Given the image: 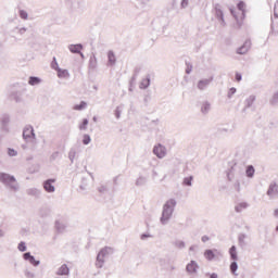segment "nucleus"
I'll list each match as a JSON object with an SVG mask.
<instances>
[{"instance_id": "obj_11", "label": "nucleus", "mask_w": 278, "mask_h": 278, "mask_svg": "<svg viewBox=\"0 0 278 278\" xmlns=\"http://www.w3.org/2000/svg\"><path fill=\"white\" fill-rule=\"evenodd\" d=\"M83 49H84V47L81 45H72V46H70V51L72 53H81Z\"/></svg>"}, {"instance_id": "obj_37", "label": "nucleus", "mask_w": 278, "mask_h": 278, "mask_svg": "<svg viewBox=\"0 0 278 278\" xmlns=\"http://www.w3.org/2000/svg\"><path fill=\"white\" fill-rule=\"evenodd\" d=\"M277 99H278V93H275L274 94V101H277Z\"/></svg>"}, {"instance_id": "obj_1", "label": "nucleus", "mask_w": 278, "mask_h": 278, "mask_svg": "<svg viewBox=\"0 0 278 278\" xmlns=\"http://www.w3.org/2000/svg\"><path fill=\"white\" fill-rule=\"evenodd\" d=\"M230 12L233 18L236 20L237 25L241 27L242 24L244 23V18H247V3L240 1L237 4V9H231Z\"/></svg>"}, {"instance_id": "obj_39", "label": "nucleus", "mask_w": 278, "mask_h": 278, "mask_svg": "<svg viewBox=\"0 0 278 278\" xmlns=\"http://www.w3.org/2000/svg\"><path fill=\"white\" fill-rule=\"evenodd\" d=\"M275 216H278V208L274 211Z\"/></svg>"}, {"instance_id": "obj_28", "label": "nucleus", "mask_w": 278, "mask_h": 278, "mask_svg": "<svg viewBox=\"0 0 278 278\" xmlns=\"http://www.w3.org/2000/svg\"><path fill=\"white\" fill-rule=\"evenodd\" d=\"M274 15L278 18V1L275 3L274 7Z\"/></svg>"}, {"instance_id": "obj_21", "label": "nucleus", "mask_w": 278, "mask_h": 278, "mask_svg": "<svg viewBox=\"0 0 278 278\" xmlns=\"http://www.w3.org/2000/svg\"><path fill=\"white\" fill-rule=\"evenodd\" d=\"M247 203H240L236 206L237 212H242V210H247Z\"/></svg>"}, {"instance_id": "obj_26", "label": "nucleus", "mask_w": 278, "mask_h": 278, "mask_svg": "<svg viewBox=\"0 0 278 278\" xmlns=\"http://www.w3.org/2000/svg\"><path fill=\"white\" fill-rule=\"evenodd\" d=\"M20 16H21V18H23L24 21H27V12H26V11H20Z\"/></svg>"}, {"instance_id": "obj_29", "label": "nucleus", "mask_w": 278, "mask_h": 278, "mask_svg": "<svg viewBox=\"0 0 278 278\" xmlns=\"http://www.w3.org/2000/svg\"><path fill=\"white\" fill-rule=\"evenodd\" d=\"M185 184L186 186H192V177L186 178Z\"/></svg>"}, {"instance_id": "obj_20", "label": "nucleus", "mask_w": 278, "mask_h": 278, "mask_svg": "<svg viewBox=\"0 0 278 278\" xmlns=\"http://www.w3.org/2000/svg\"><path fill=\"white\" fill-rule=\"evenodd\" d=\"M230 270L232 275H236V270H238V263L232 262L230 265Z\"/></svg>"}, {"instance_id": "obj_8", "label": "nucleus", "mask_w": 278, "mask_h": 278, "mask_svg": "<svg viewBox=\"0 0 278 278\" xmlns=\"http://www.w3.org/2000/svg\"><path fill=\"white\" fill-rule=\"evenodd\" d=\"M216 253H218V250H206L204 252V257L208 260V262H212V260L216 257Z\"/></svg>"}, {"instance_id": "obj_10", "label": "nucleus", "mask_w": 278, "mask_h": 278, "mask_svg": "<svg viewBox=\"0 0 278 278\" xmlns=\"http://www.w3.org/2000/svg\"><path fill=\"white\" fill-rule=\"evenodd\" d=\"M212 81V78L211 79H204V80H200L198 83V88L199 90H205V88H207V86H210V83Z\"/></svg>"}, {"instance_id": "obj_34", "label": "nucleus", "mask_w": 278, "mask_h": 278, "mask_svg": "<svg viewBox=\"0 0 278 278\" xmlns=\"http://www.w3.org/2000/svg\"><path fill=\"white\" fill-rule=\"evenodd\" d=\"M208 240H210V237H207V236L202 237V242H207Z\"/></svg>"}, {"instance_id": "obj_22", "label": "nucleus", "mask_w": 278, "mask_h": 278, "mask_svg": "<svg viewBox=\"0 0 278 278\" xmlns=\"http://www.w3.org/2000/svg\"><path fill=\"white\" fill-rule=\"evenodd\" d=\"M86 102H80L79 104H76L75 106H74V110H84V109H86Z\"/></svg>"}, {"instance_id": "obj_13", "label": "nucleus", "mask_w": 278, "mask_h": 278, "mask_svg": "<svg viewBox=\"0 0 278 278\" xmlns=\"http://www.w3.org/2000/svg\"><path fill=\"white\" fill-rule=\"evenodd\" d=\"M108 58H109V64L111 66H114V64H116V55H114V52L110 51L108 53Z\"/></svg>"}, {"instance_id": "obj_27", "label": "nucleus", "mask_w": 278, "mask_h": 278, "mask_svg": "<svg viewBox=\"0 0 278 278\" xmlns=\"http://www.w3.org/2000/svg\"><path fill=\"white\" fill-rule=\"evenodd\" d=\"M8 153H9V155H10L11 157H14L15 155H17V152H16V150H14V149H9Z\"/></svg>"}, {"instance_id": "obj_2", "label": "nucleus", "mask_w": 278, "mask_h": 278, "mask_svg": "<svg viewBox=\"0 0 278 278\" xmlns=\"http://www.w3.org/2000/svg\"><path fill=\"white\" fill-rule=\"evenodd\" d=\"M175 205H177V202L175 200H168L163 208V214L161 217V223L166 224L170 219V216H173V212L175 210Z\"/></svg>"}, {"instance_id": "obj_9", "label": "nucleus", "mask_w": 278, "mask_h": 278, "mask_svg": "<svg viewBox=\"0 0 278 278\" xmlns=\"http://www.w3.org/2000/svg\"><path fill=\"white\" fill-rule=\"evenodd\" d=\"M34 128L31 127H28V128H25L24 131H23V138H25V140H27V138H34Z\"/></svg>"}, {"instance_id": "obj_5", "label": "nucleus", "mask_w": 278, "mask_h": 278, "mask_svg": "<svg viewBox=\"0 0 278 278\" xmlns=\"http://www.w3.org/2000/svg\"><path fill=\"white\" fill-rule=\"evenodd\" d=\"M53 60H54V65H52V67L58 72V77L60 79H68V77H71V74H68V71L58 67V62H55V58Z\"/></svg>"}, {"instance_id": "obj_25", "label": "nucleus", "mask_w": 278, "mask_h": 278, "mask_svg": "<svg viewBox=\"0 0 278 278\" xmlns=\"http://www.w3.org/2000/svg\"><path fill=\"white\" fill-rule=\"evenodd\" d=\"M88 127V119H84L83 123L79 125V129H86Z\"/></svg>"}, {"instance_id": "obj_32", "label": "nucleus", "mask_w": 278, "mask_h": 278, "mask_svg": "<svg viewBox=\"0 0 278 278\" xmlns=\"http://www.w3.org/2000/svg\"><path fill=\"white\" fill-rule=\"evenodd\" d=\"M236 80L237 81H242V75L240 73L236 74Z\"/></svg>"}, {"instance_id": "obj_7", "label": "nucleus", "mask_w": 278, "mask_h": 278, "mask_svg": "<svg viewBox=\"0 0 278 278\" xmlns=\"http://www.w3.org/2000/svg\"><path fill=\"white\" fill-rule=\"evenodd\" d=\"M54 182H55V180H53V179L47 180L43 184L45 191L46 192H55V187L53 186Z\"/></svg>"}, {"instance_id": "obj_36", "label": "nucleus", "mask_w": 278, "mask_h": 278, "mask_svg": "<svg viewBox=\"0 0 278 278\" xmlns=\"http://www.w3.org/2000/svg\"><path fill=\"white\" fill-rule=\"evenodd\" d=\"M230 92H231V94H235L236 88H231V89H230Z\"/></svg>"}, {"instance_id": "obj_31", "label": "nucleus", "mask_w": 278, "mask_h": 278, "mask_svg": "<svg viewBox=\"0 0 278 278\" xmlns=\"http://www.w3.org/2000/svg\"><path fill=\"white\" fill-rule=\"evenodd\" d=\"M28 262H30V264H34V266H38V264H40L38 261H36L34 256L33 260H29Z\"/></svg>"}, {"instance_id": "obj_14", "label": "nucleus", "mask_w": 278, "mask_h": 278, "mask_svg": "<svg viewBox=\"0 0 278 278\" xmlns=\"http://www.w3.org/2000/svg\"><path fill=\"white\" fill-rule=\"evenodd\" d=\"M68 273H70V269L66 264L62 265L58 270V275H68Z\"/></svg>"}, {"instance_id": "obj_24", "label": "nucleus", "mask_w": 278, "mask_h": 278, "mask_svg": "<svg viewBox=\"0 0 278 278\" xmlns=\"http://www.w3.org/2000/svg\"><path fill=\"white\" fill-rule=\"evenodd\" d=\"M18 251H22V252L27 251V247H25V242H21V243L18 244Z\"/></svg>"}, {"instance_id": "obj_6", "label": "nucleus", "mask_w": 278, "mask_h": 278, "mask_svg": "<svg viewBox=\"0 0 278 278\" xmlns=\"http://www.w3.org/2000/svg\"><path fill=\"white\" fill-rule=\"evenodd\" d=\"M153 153L155 154L156 157H164V155H166V148H164V146L162 144H159L154 147Z\"/></svg>"}, {"instance_id": "obj_23", "label": "nucleus", "mask_w": 278, "mask_h": 278, "mask_svg": "<svg viewBox=\"0 0 278 278\" xmlns=\"http://www.w3.org/2000/svg\"><path fill=\"white\" fill-rule=\"evenodd\" d=\"M90 140H91V139H90V136L85 135L84 138H83V143H84V144H90Z\"/></svg>"}, {"instance_id": "obj_18", "label": "nucleus", "mask_w": 278, "mask_h": 278, "mask_svg": "<svg viewBox=\"0 0 278 278\" xmlns=\"http://www.w3.org/2000/svg\"><path fill=\"white\" fill-rule=\"evenodd\" d=\"M277 192V185H271L267 191V194L270 197L271 194H275Z\"/></svg>"}, {"instance_id": "obj_12", "label": "nucleus", "mask_w": 278, "mask_h": 278, "mask_svg": "<svg viewBox=\"0 0 278 278\" xmlns=\"http://www.w3.org/2000/svg\"><path fill=\"white\" fill-rule=\"evenodd\" d=\"M197 268H199V266L197 265V263L194 261H191V263H189L187 265L188 273H197Z\"/></svg>"}, {"instance_id": "obj_30", "label": "nucleus", "mask_w": 278, "mask_h": 278, "mask_svg": "<svg viewBox=\"0 0 278 278\" xmlns=\"http://www.w3.org/2000/svg\"><path fill=\"white\" fill-rule=\"evenodd\" d=\"M24 260H28V262H29V260H34V256H31L30 253H25L24 254Z\"/></svg>"}, {"instance_id": "obj_17", "label": "nucleus", "mask_w": 278, "mask_h": 278, "mask_svg": "<svg viewBox=\"0 0 278 278\" xmlns=\"http://www.w3.org/2000/svg\"><path fill=\"white\" fill-rule=\"evenodd\" d=\"M151 84L150 78H143L141 81V88H149V85Z\"/></svg>"}, {"instance_id": "obj_38", "label": "nucleus", "mask_w": 278, "mask_h": 278, "mask_svg": "<svg viewBox=\"0 0 278 278\" xmlns=\"http://www.w3.org/2000/svg\"><path fill=\"white\" fill-rule=\"evenodd\" d=\"M182 5H188V1H187V0H184V1H182Z\"/></svg>"}, {"instance_id": "obj_4", "label": "nucleus", "mask_w": 278, "mask_h": 278, "mask_svg": "<svg viewBox=\"0 0 278 278\" xmlns=\"http://www.w3.org/2000/svg\"><path fill=\"white\" fill-rule=\"evenodd\" d=\"M110 253H112V249L110 248H104L99 252L97 257V263H96V266L98 268H103V262H104L103 258L105 257V255H110Z\"/></svg>"}, {"instance_id": "obj_3", "label": "nucleus", "mask_w": 278, "mask_h": 278, "mask_svg": "<svg viewBox=\"0 0 278 278\" xmlns=\"http://www.w3.org/2000/svg\"><path fill=\"white\" fill-rule=\"evenodd\" d=\"M0 181L2 184H5L7 186H10L13 190H16V178L14 176H10L5 173H0Z\"/></svg>"}, {"instance_id": "obj_35", "label": "nucleus", "mask_w": 278, "mask_h": 278, "mask_svg": "<svg viewBox=\"0 0 278 278\" xmlns=\"http://www.w3.org/2000/svg\"><path fill=\"white\" fill-rule=\"evenodd\" d=\"M210 278H218V275L212 274Z\"/></svg>"}, {"instance_id": "obj_19", "label": "nucleus", "mask_w": 278, "mask_h": 278, "mask_svg": "<svg viewBox=\"0 0 278 278\" xmlns=\"http://www.w3.org/2000/svg\"><path fill=\"white\" fill-rule=\"evenodd\" d=\"M254 174H255V168H253V166H249L247 168V176L248 177H253Z\"/></svg>"}, {"instance_id": "obj_15", "label": "nucleus", "mask_w": 278, "mask_h": 278, "mask_svg": "<svg viewBox=\"0 0 278 278\" xmlns=\"http://www.w3.org/2000/svg\"><path fill=\"white\" fill-rule=\"evenodd\" d=\"M229 254L231 256V260H235V261L238 260V253L236 252V245H232L230 248Z\"/></svg>"}, {"instance_id": "obj_40", "label": "nucleus", "mask_w": 278, "mask_h": 278, "mask_svg": "<svg viewBox=\"0 0 278 278\" xmlns=\"http://www.w3.org/2000/svg\"><path fill=\"white\" fill-rule=\"evenodd\" d=\"M178 247H185L184 242H179Z\"/></svg>"}, {"instance_id": "obj_16", "label": "nucleus", "mask_w": 278, "mask_h": 278, "mask_svg": "<svg viewBox=\"0 0 278 278\" xmlns=\"http://www.w3.org/2000/svg\"><path fill=\"white\" fill-rule=\"evenodd\" d=\"M28 84L30 86H36V85L40 84V78H38V77H30L29 80H28Z\"/></svg>"}, {"instance_id": "obj_33", "label": "nucleus", "mask_w": 278, "mask_h": 278, "mask_svg": "<svg viewBox=\"0 0 278 278\" xmlns=\"http://www.w3.org/2000/svg\"><path fill=\"white\" fill-rule=\"evenodd\" d=\"M216 14H217V16H219V18H223V11L217 10V11H216Z\"/></svg>"}]
</instances>
